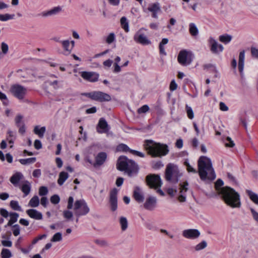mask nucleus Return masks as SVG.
<instances>
[{"label": "nucleus", "mask_w": 258, "mask_h": 258, "mask_svg": "<svg viewBox=\"0 0 258 258\" xmlns=\"http://www.w3.org/2000/svg\"><path fill=\"white\" fill-rule=\"evenodd\" d=\"M222 199L225 203L232 208H239L241 204L239 194L229 186H224L220 191Z\"/></svg>", "instance_id": "f257e3e1"}, {"label": "nucleus", "mask_w": 258, "mask_h": 258, "mask_svg": "<svg viewBox=\"0 0 258 258\" xmlns=\"http://www.w3.org/2000/svg\"><path fill=\"white\" fill-rule=\"evenodd\" d=\"M198 172L202 180H214L216 174L211 160L206 156H201L198 160Z\"/></svg>", "instance_id": "f03ea898"}, {"label": "nucleus", "mask_w": 258, "mask_h": 258, "mask_svg": "<svg viewBox=\"0 0 258 258\" xmlns=\"http://www.w3.org/2000/svg\"><path fill=\"white\" fill-rule=\"evenodd\" d=\"M117 169L124 171L128 176H136L139 172L138 165L133 160H129L126 157H120L117 163Z\"/></svg>", "instance_id": "7ed1b4c3"}, {"label": "nucleus", "mask_w": 258, "mask_h": 258, "mask_svg": "<svg viewBox=\"0 0 258 258\" xmlns=\"http://www.w3.org/2000/svg\"><path fill=\"white\" fill-rule=\"evenodd\" d=\"M144 145L148 153L153 157L165 156L169 152L168 147L166 145L157 143L153 140H146Z\"/></svg>", "instance_id": "20e7f679"}, {"label": "nucleus", "mask_w": 258, "mask_h": 258, "mask_svg": "<svg viewBox=\"0 0 258 258\" xmlns=\"http://www.w3.org/2000/svg\"><path fill=\"white\" fill-rule=\"evenodd\" d=\"M181 176L182 173L179 172L177 166L172 163H169L166 166L165 170L166 180L173 183H176Z\"/></svg>", "instance_id": "39448f33"}, {"label": "nucleus", "mask_w": 258, "mask_h": 258, "mask_svg": "<svg viewBox=\"0 0 258 258\" xmlns=\"http://www.w3.org/2000/svg\"><path fill=\"white\" fill-rule=\"evenodd\" d=\"M73 210L75 216L78 217L86 216L90 212V208L84 199L76 200L74 203Z\"/></svg>", "instance_id": "423d86ee"}, {"label": "nucleus", "mask_w": 258, "mask_h": 258, "mask_svg": "<svg viewBox=\"0 0 258 258\" xmlns=\"http://www.w3.org/2000/svg\"><path fill=\"white\" fill-rule=\"evenodd\" d=\"M146 182L151 188L157 189V192L161 196H163L164 195V192L159 188L162 184L159 175L155 174L148 175L146 177Z\"/></svg>", "instance_id": "0eeeda50"}, {"label": "nucleus", "mask_w": 258, "mask_h": 258, "mask_svg": "<svg viewBox=\"0 0 258 258\" xmlns=\"http://www.w3.org/2000/svg\"><path fill=\"white\" fill-rule=\"evenodd\" d=\"M194 58V54L190 51L185 49L179 51L177 60L178 62L183 66L189 65Z\"/></svg>", "instance_id": "6e6552de"}, {"label": "nucleus", "mask_w": 258, "mask_h": 258, "mask_svg": "<svg viewBox=\"0 0 258 258\" xmlns=\"http://www.w3.org/2000/svg\"><path fill=\"white\" fill-rule=\"evenodd\" d=\"M82 95L89 97L93 100L99 102L109 101L111 100L110 96L101 91H93L90 93H84Z\"/></svg>", "instance_id": "1a4fd4ad"}, {"label": "nucleus", "mask_w": 258, "mask_h": 258, "mask_svg": "<svg viewBox=\"0 0 258 258\" xmlns=\"http://www.w3.org/2000/svg\"><path fill=\"white\" fill-rule=\"evenodd\" d=\"M147 29L142 27L140 28L134 35V39L138 43L146 45L151 43V41L148 38L146 35L143 33V31H147Z\"/></svg>", "instance_id": "9d476101"}, {"label": "nucleus", "mask_w": 258, "mask_h": 258, "mask_svg": "<svg viewBox=\"0 0 258 258\" xmlns=\"http://www.w3.org/2000/svg\"><path fill=\"white\" fill-rule=\"evenodd\" d=\"M10 92L15 97L23 99L27 93V89L20 85L14 84L11 87Z\"/></svg>", "instance_id": "9b49d317"}, {"label": "nucleus", "mask_w": 258, "mask_h": 258, "mask_svg": "<svg viewBox=\"0 0 258 258\" xmlns=\"http://www.w3.org/2000/svg\"><path fill=\"white\" fill-rule=\"evenodd\" d=\"M208 43L210 50L214 54H218L223 51L224 47L213 37H210L208 39Z\"/></svg>", "instance_id": "f8f14e48"}, {"label": "nucleus", "mask_w": 258, "mask_h": 258, "mask_svg": "<svg viewBox=\"0 0 258 258\" xmlns=\"http://www.w3.org/2000/svg\"><path fill=\"white\" fill-rule=\"evenodd\" d=\"M74 203V198L72 196L70 197L68 200V210H64L62 213L63 217L67 220H70L73 218V213L70 210L73 209Z\"/></svg>", "instance_id": "ddd939ff"}, {"label": "nucleus", "mask_w": 258, "mask_h": 258, "mask_svg": "<svg viewBox=\"0 0 258 258\" xmlns=\"http://www.w3.org/2000/svg\"><path fill=\"white\" fill-rule=\"evenodd\" d=\"M110 129V127L105 119L100 118L96 126L97 132L99 134L107 133Z\"/></svg>", "instance_id": "4468645a"}, {"label": "nucleus", "mask_w": 258, "mask_h": 258, "mask_svg": "<svg viewBox=\"0 0 258 258\" xmlns=\"http://www.w3.org/2000/svg\"><path fill=\"white\" fill-rule=\"evenodd\" d=\"M81 76L84 80L90 82H97L99 77V75L96 72L86 71L82 72Z\"/></svg>", "instance_id": "2eb2a0df"}, {"label": "nucleus", "mask_w": 258, "mask_h": 258, "mask_svg": "<svg viewBox=\"0 0 258 258\" xmlns=\"http://www.w3.org/2000/svg\"><path fill=\"white\" fill-rule=\"evenodd\" d=\"M24 178V176L21 172H16L10 177V181L15 187H18Z\"/></svg>", "instance_id": "dca6fc26"}, {"label": "nucleus", "mask_w": 258, "mask_h": 258, "mask_svg": "<svg viewBox=\"0 0 258 258\" xmlns=\"http://www.w3.org/2000/svg\"><path fill=\"white\" fill-rule=\"evenodd\" d=\"M182 235L186 238L195 239L200 236V232L196 229H186L182 231Z\"/></svg>", "instance_id": "f3484780"}, {"label": "nucleus", "mask_w": 258, "mask_h": 258, "mask_svg": "<svg viewBox=\"0 0 258 258\" xmlns=\"http://www.w3.org/2000/svg\"><path fill=\"white\" fill-rule=\"evenodd\" d=\"M117 190L116 188H113L110 192L109 203L111 206L112 211H114L117 208Z\"/></svg>", "instance_id": "a211bd4d"}, {"label": "nucleus", "mask_w": 258, "mask_h": 258, "mask_svg": "<svg viewBox=\"0 0 258 258\" xmlns=\"http://www.w3.org/2000/svg\"><path fill=\"white\" fill-rule=\"evenodd\" d=\"M144 208L149 211L154 210L157 207V199L154 197L147 198L144 205Z\"/></svg>", "instance_id": "6ab92c4d"}, {"label": "nucleus", "mask_w": 258, "mask_h": 258, "mask_svg": "<svg viewBox=\"0 0 258 258\" xmlns=\"http://www.w3.org/2000/svg\"><path fill=\"white\" fill-rule=\"evenodd\" d=\"M23 193L24 197L27 196L30 192L31 189V183L27 180H24L21 183V185L18 187Z\"/></svg>", "instance_id": "aec40b11"}, {"label": "nucleus", "mask_w": 258, "mask_h": 258, "mask_svg": "<svg viewBox=\"0 0 258 258\" xmlns=\"http://www.w3.org/2000/svg\"><path fill=\"white\" fill-rule=\"evenodd\" d=\"M107 158V154L105 152H101L97 154L95 159V161L93 163L95 167L100 166L104 164Z\"/></svg>", "instance_id": "412c9836"}, {"label": "nucleus", "mask_w": 258, "mask_h": 258, "mask_svg": "<svg viewBox=\"0 0 258 258\" xmlns=\"http://www.w3.org/2000/svg\"><path fill=\"white\" fill-rule=\"evenodd\" d=\"M62 6H57L53 7L49 11H44L42 12L41 15L44 17H47L49 16H54L58 14L62 11Z\"/></svg>", "instance_id": "4be33fe9"}, {"label": "nucleus", "mask_w": 258, "mask_h": 258, "mask_svg": "<svg viewBox=\"0 0 258 258\" xmlns=\"http://www.w3.org/2000/svg\"><path fill=\"white\" fill-rule=\"evenodd\" d=\"M133 197L135 200L138 203H142L144 200V195L141 188L139 186H136L134 188Z\"/></svg>", "instance_id": "5701e85b"}, {"label": "nucleus", "mask_w": 258, "mask_h": 258, "mask_svg": "<svg viewBox=\"0 0 258 258\" xmlns=\"http://www.w3.org/2000/svg\"><path fill=\"white\" fill-rule=\"evenodd\" d=\"M26 213L30 218L35 220H41L43 218L42 213L36 209H28L26 211Z\"/></svg>", "instance_id": "b1692460"}, {"label": "nucleus", "mask_w": 258, "mask_h": 258, "mask_svg": "<svg viewBox=\"0 0 258 258\" xmlns=\"http://www.w3.org/2000/svg\"><path fill=\"white\" fill-rule=\"evenodd\" d=\"M180 195L178 197V200L180 202H183L185 201L186 200V196L184 194L187 190V186L188 184L187 182H184L183 184H180Z\"/></svg>", "instance_id": "393cba45"}, {"label": "nucleus", "mask_w": 258, "mask_h": 258, "mask_svg": "<svg viewBox=\"0 0 258 258\" xmlns=\"http://www.w3.org/2000/svg\"><path fill=\"white\" fill-rule=\"evenodd\" d=\"M245 59V51L242 50L240 52L238 59V70L241 75L243 74Z\"/></svg>", "instance_id": "a878e982"}, {"label": "nucleus", "mask_w": 258, "mask_h": 258, "mask_svg": "<svg viewBox=\"0 0 258 258\" xmlns=\"http://www.w3.org/2000/svg\"><path fill=\"white\" fill-rule=\"evenodd\" d=\"M61 44L63 49V54L68 55L72 52V48L70 47V41L69 40H64L61 41Z\"/></svg>", "instance_id": "bb28decb"}, {"label": "nucleus", "mask_w": 258, "mask_h": 258, "mask_svg": "<svg viewBox=\"0 0 258 258\" xmlns=\"http://www.w3.org/2000/svg\"><path fill=\"white\" fill-rule=\"evenodd\" d=\"M10 219L8 221L7 224L5 226V227L8 226H12L15 223L18 221L19 215L16 212L10 213Z\"/></svg>", "instance_id": "cd10ccee"}, {"label": "nucleus", "mask_w": 258, "mask_h": 258, "mask_svg": "<svg viewBox=\"0 0 258 258\" xmlns=\"http://www.w3.org/2000/svg\"><path fill=\"white\" fill-rule=\"evenodd\" d=\"M69 177V174L65 172H60L59 174L57 183L59 185H62Z\"/></svg>", "instance_id": "c85d7f7f"}, {"label": "nucleus", "mask_w": 258, "mask_h": 258, "mask_svg": "<svg viewBox=\"0 0 258 258\" xmlns=\"http://www.w3.org/2000/svg\"><path fill=\"white\" fill-rule=\"evenodd\" d=\"M150 12H159L161 10L160 5L158 2L150 4L148 8Z\"/></svg>", "instance_id": "c756f323"}, {"label": "nucleus", "mask_w": 258, "mask_h": 258, "mask_svg": "<svg viewBox=\"0 0 258 258\" xmlns=\"http://www.w3.org/2000/svg\"><path fill=\"white\" fill-rule=\"evenodd\" d=\"M189 32L193 37H196L199 34V29L195 23H190L189 24Z\"/></svg>", "instance_id": "7c9ffc66"}, {"label": "nucleus", "mask_w": 258, "mask_h": 258, "mask_svg": "<svg viewBox=\"0 0 258 258\" xmlns=\"http://www.w3.org/2000/svg\"><path fill=\"white\" fill-rule=\"evenodd\" d=\"M46 128L45 126L40 127L39 126L36 125L34 128V133L36 135H37L40 138L43 137Z\"/></svg>", "instance_id": "2f4dec72"}, {"label": "nucleus", "mask_w": 258, "mask_h": 258, "mask_svg": "<svg viewBox=\"0 0 258 258\" xmlns=\"http://www.w3.org/2000/svg\"><path fill=\"white\" fill-rule=\"evenodd\" d=\"M246 193L249 199L255 204L258 205V195L250 190H247Z\"/></svg>", "instance_id": "473e14b6"}, {"label": "nucleus", "mask_w": 258, "mask_h": 258, "mask_svg": "<svg viewBox=\"0 0 258 258\" xmlns=\"http://www.w3.org/2000/svg\"><path fill=\"white\" fill-rule=\"evenodd\" d=\"M219 41L225 44L229 43L232 40V36L229 34H225L220 35L219 37Z\"/></svg>", "instance_id": "72a5a7b5"}, {"label": "nucleus", "mask_w": 258, "mask_h": 258, "mask_svg": "<svg viewBox=\"0 0 258 258\" xmlns=\"http://www.w3.org/2000/svg\"><path fill=\"white\" fill-rule=\"evenodd\" d=\"M39 204V199L37 196H34L29 202V206L32 208L38 207Z\"/></svg>", "instance_id": "f704fd0d"}, {"label": "nucleus", "mask_w": 258, "mask_h": 258, "mask_svg": "<svg viewBox=\"0 0 258 258\" xmlns=\"http://www.w3.org/2000/svg\"><path fill=\"white\" fill-rule=\"evenodd\" d=\"M36 161L35 157H31L27 159H19L20 163L24 165H29L34 163Z\"/></svg>", "instance_id": "c9c22d12"}, {"label": "nucleus", "mask_w": 258, "mask_h": 258, "mask_svg": "<svg viewBox=\"0 0 258 258\" xmlns=\"http://www.w3.org/2000/svg\"><path fill=\"white\" fill-rule=\"evenodd\" d=\"M24 116L21 114H17L15 118V122L17 126H19L25 124L24 121Z\"/></svg>", "instance_id": "e433bc0d"}, {"label": "nucleus", "mask_w": 258, "mask_h": 258, "mask_svg": "<svg viewBox=\"0 0 258 258\" xmlns=\"http://www.w3.org/2000/svg\"><path fill=\"white\" fill-rule=\"evenodd\" d=\"M119 223L122 231L126 230L128 227V222L126 218L124 217H121L119 219Z\"/></svg>", "instance_id": "4c0bfd02"}, {"label": "nucleus", "mask_w": 258, "mask_h": 258, "mask_svg": "<svg viewBox=\"0 0 258 258\" xmlns=\"http://www.w3.org/2000/svg\"><path fill=\"white\" fill-rule=\"evenodd\" d=\"M184 165L185 166L187 171L188 172H191L192 173H197V170L191 166L189 163L188 159H185L184 161Z\"/></svg>", "instance_id": "58836bf2"}, {"label": "nucleus", "mask_w": 258, "mask_h": 258, "mask_svg": "<svg viewBox=\"0 0 258 258\" xmlns=\"http://www.w3.org/2000/svg\"><path fill=\"white\" fill-rule=\"evenodd\" d=\"M11 208L15 211H22L21 207L19 205V203L17 201L12 200L10 203Z\"/></svg>", "instance_id": "ea45409f"}, {"label": "nucleus", "mask_w": 258, "mask_h": 258, "mask_svg": "<svg viewBox=\"0 0 258 258\" xmlns=\"http://www.w3.org/2000/svg\"><path fill=\"white\" fill-rule=\"evenodd\" d=\"M120 23H121L122 28L124 30V31L126 32H128V31H129L128 23L127 22V19L125 17H122L121 18Z\"/></svg>", "instance_id": "a19ab883"}, {"label": "nucleus", "mask_w": 258, "mask_h": 258, "mask_svg": "<svg viewBox=\"0 0 258 258\" xmlns=\"http://www.w3.org/2000/svg\"><path fill=\"white\" fill-rule=\"evenodd\" d=\"M14 14H0V21L5 22L9 20L13 19L14 18Z\"/></svg>", "instance_id": "79ce46f5"}, {"label": "nucleus", "mask_w": 258, "mask_h": 258, "mask_svg": "<svg viewBox=\"0 0 258 258\" xmlns=\"http://www.w3.org/2000/svg\"><path fill=\"white\" fill-rule=\"evenodd\" d=\"M207 246V243L206 241L203 240L200 243H198L195 247V249L196 251H200L206 248Z\"/></svg>", "instance_id": "37998d69"}, {"label": "nucleus", "mask_w": 258, "mask_h": 258, "mask_svg": "<svg viewBox=\"0 0 258 258\" xmlns=\"http://www.w3.org/2000/svg\"><path fill=\"white\" fill-rule=\"evenodd\" d=\"M116 150H117V151L120 152H131L130 148L126 145L124 144H120L118 146H117Z\"/></svg>", "instance_id": "c03bdc74"}, {"label": "nucleus", "mask_w": 258, "mask_h": 258, "mask_svg": "<svg viewBox=\"0 0 258 258\" xmlns=\"http://www.w3.org/2000/svg\"><path fill=\"white\" fill-rule=\"evenodd\" d=\"M11 226L12 227V229L14 235L15 236L19 235L20 233V227L19 225L18 224H15Z\"/></svg>", "instance_id": "a18cd8bd"}, {"label": "nucleus", "mask_w": 258, "mask_h": 258, "mask_svg": "<svg viewBox=\"0 0 258 258\" xmlns=\"http://www.w3.org/2000/svg\"><path fill=\"white\" fill-rule=\"evenodd\" d=\"M185 109L188 117L190 119H193L194 117V113L191 107L189 106L188 105H186Z\"/></svg>", "instance_id": "49530a36"}, {"label": "nucleus", "mask_w": 258, "mask_h": 258, "mask_svg": "<svg viewBox=\"0 0 258 258\" xmlns=\"http://www.w3.org/2000/svg\"><path fill=\"white\" fill-rule=\"evenodd\" d=\"M1 255L2 258H10L12 256V253L9 249L4 248L2 250Z\"/></svg>", "instance_id": "de8ad7c7"}, {"label": "nucleus", "mask_w": 258, "mask_h": 258, "mask_svg": "<svg viewBox=\"0 0 258 258\" xmlns=\"http://www.w3.org/2000/svg\"><path fill=\"white\" fill-rule=\"evenodd\" d=\"M115 40V36L114 33H110L106 38V42L110 44Z\"/></svg>", "instance_id": "09e8293b"}, {"label": "nucleus", "mask_w": 258, "mask_h": 258, "mask_svg": "<svg viewBox=\"0 0 258 258\" xmlns=\"http://www.w3.org/2000/svg\"><path fill=\"white\" fill-rule=\"evenodd\" d=\"M224 184V182L221 179H218L216 183H215V188L218 191L220 194V191L221 189H222L223 187H221Z\"/></svg>", "instance_id": "8fccbe9b"}, {"label": "nucleus", "mask_w": 258, "mask_h": 258, "mask_svg": "<svg viewBox=\"0 0 258 258\" xmlns=\"http://www.w3.org/2000/svg\"><path fill=\"white\" fill-rule=\"evenodd\" d=\"M62 240V234L60 232L55 233L52 237L51 241L52 242H58Z\"/></svg>", "instance_id": "3c124183"}, {"label": "nucleus", "mask_w": 258, "mask_h": 258, "mask_svg": "<svg viewBox=\"0 0 258 258\" xmlns=\"http://www.w3.org/2000/svg\"><path fill=\"white\" fill-rule=\"evenodd\" d=\"M150 108L148 105H144L138 109L139 114L145 113L149 110Z\"/></svg>", "instance_id": "603ef678"}, {"label": "nucleus", "mask_w": 258, "mask_h": 258, "mask_svg": "<svg viewBox=\"0 0 258 258\" xmlns=\"http://www.w3.org/2000/svg\"><path fill=\"white\" fill-rule=\"evenodd\" d=\"M0 99L2 100V101L3 102V103L5 105L7 106L8 105L9 100L7 98L6 95L5 94L3 93V92H2L1 91H0Z\"/></svg>", "instance_id": "864d4df0"}, {"label": "nucleus", "mask_w": 258, "mask_h": 258, "mask_svg": "<svg viewBox=\"0 0 258 258\" xmlns=\"http://www.w3.org/2000/svg\"><path fill=\"white\" fill-rule=\"evenodd\" d=\"M249 210L253 219L258 223V212H256L253 208H250Z\"/></svg>", "instance_id": "5fc2aeb1"}, {"label": "nucleus", "mask_w": 258, "mask_h": 258, "mask_svg": "<svg viewBox=\"0 0 258 258\" xmlns=\"http://www.w3.org/2000/svg\"><path fill=\"white\" fill-rule=\"evenodd\" d=\"M50 202L53 204H57L60 201V198L57 195H54L50 198Z\"/></svg>", "instance_id": "6e6d98bb"}, {"label": "nucleus", "mask_w": 258, "mask_h": 258, "mask_svg": "<svg viewBox=\"0 0 258 258\" xmlns=\"http://www.w3.org/2000/svg\"><path fill=\"white\" fill-rule=\"evenodd\" d=\"M48 189L46 186H41L39 189V195L40 196H44L48 194Z\"/></svg>", "instance_id": "4d7b16f0"}, {"label": "nucleus", "mask_w": 258, "mask_h": 258, "mask_svg": "<svg viewBox=\"0 0 258 258\" xmlns=\"http://www.w3.org/2000/svg\"><path fill=\"white\" fill-rule=\"evenodd\" d=\"M251 56L255 58L258 59V48L255 47H251L250 48Z\"/></svg>", "instance_id": "13d9d810"}, {"label": "nucleus", "mask_w": 258, "mask_h": 258, "mask_svg": "<svg viewBox=\"0 0 258 258\" xmlns=\"http://www.w3.org/2000/svg\"><path fill=\"white\" fill-rule=\"evenodd\" d=\"M0 214L5 218H7L10 216V213L4 208L0 209Z\"/></svg>", "instance_id": "bf43d9fd"}, {"label": "nucleus", "mask_w": 258, "mask_h": 258, "mask_svg": "<svg viewBox=\"0 0 258 258\" xmlns=\"http://www.w3.org/2000/svg\"><path fill=\"white\" fill-rule=\"evenodd\" d=\"M7 134H8V136L7 137V139H16V134L15 132H14L11 130H9L8 131Z\"/></svg>", "instance_id": "052dcab7"}, {"label": "nucleus", "mask_w": 258, "mask_h": 258, "mask_svg": "<svg viewBox=\"0 0 258 258\" xmlns=\"http://www.w3.org/2000/svg\"><path fill=\"white\" fill-rule=\"evenodd\" d=\"M1 49L4 54H6L9 50V46L5 42H2L1 44Z\"/></svg>", "instance_id": "680f3d73"}, {"label": "nucleus", "mask_w": 258, "mask_h": 258, "mask_svg": "<svg viewBox=\"0 0 258 258\" xmlns=\"http://www.w3.org/2000/svg\"><path fill=\"white\" fill-rule=\"evenodd\" d=\"M177 85L176 83L174 80L171 81L170 84V90L171 91H173L177 89Z\"/></svg>", "instance_id": "e2e57ef3"}, {"label": "nucleus", "mask_w": 258, "mask_h": 258, "mask_svg": "<svg viewBox=\"0 0 258 258\" xmlns=\"http://www.w3.org/2000/svg\"><path fill=\"white\" fill-rule=\"evenodd\" d=\"M226 141L228 142L225 143L226 146L229 147H233L234 146V143L233 141L231 140V139L230 137H227L226 138Z\"/></svg>", "instance_id": "0e129e2a"}, {"label": "nucleus", "mask_w": 258, "mask_h": 258, "mask_svg": "<svg viewBox=\"0 0 258 258\" xmlns=\"http://www.w3.org/2000/svg\"><path fill=\"white\" fill-rule=\"evenodd\" d=\"M34 147L36 149L39 150L42 148V144L40 140H36L34 144Z\"/></svg>", "instance_id": "69168bd1"}, {"label": "nucleus", "mask_w": 258, "mask_h": 258, "mask_svg": "<svg viewBox=\"0 0 258 258\" xmlns=\"http://www.w3.org/2000/svg\"><path fill=\"white\" fill-rule=\"evenodd\" d=\"M32 174L34 177H39L41 175V170L39 169H35L33 171Z\"/></svg>", "instance_id": "338daca9"}, {"label": "nucleus", "mask_w": 258, "mask_h": 258, "mask_svg": "<svg viewBox=\"0 0 258 258\" xmlns=\"http://www.w3.org/2000/svg\"><path fill=\"white\" fill-rule=\"evenodd\" d=\"M112 63H113V61L110 59H108L104 61L103 62V64L105 67L109 68L111 66Z\"/></svg>", "instance_id": "774afa93"}]
</instances>
